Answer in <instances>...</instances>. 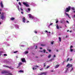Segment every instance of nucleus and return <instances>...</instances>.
<instances>
[{
    "label": "nucleus",
    "instance_id": "f257e3e1",
    "mask_svg": "<svg viewBox=\"0 0 75 75\" xmlns=\"http://www.w3.org/2000/svg\"><path fill=\"white\" fill-rule=\"evenodd\" d=\"M53 65L54 66H55V68H58V67H59L60 66L59 64H58V63L57 62H54L53 63Z\"/></svg>",
    "mask_w": 75,
    "mask_h": 75
},
{
    "label": "nucleus",
    "instance_id": "f03ea898",
    "mask_svg": "<svg viewBox=\"0 0 75 75\" xmlns=\"http://www.w3.org/2000/svg\"><path fill=\"white\" fill-rule=\"evenodd\" d=\"M71 10V6H69L68 8H67L65 10V11L66 13H68L69 12V11Z\"/></svg>",
    "mask_w": 75,
    "mask_h": 75
},
{
    "label": "nucleus",
    "instance_id": "7ed1b4c3",
    "mask_svg": "<svg viewBox=\"0 0 75 75\" xmlns=\"http://www.w3.org/2000/svg\"><path fill=\"white\" fill-rule=\"evenodd\" d=\"M0 18L2 20H3L5 18V16H4V13L2 12L1 13V15H0Z\"/></svg>",
    "mask_w": 75,
    "mask_h": 75
},
{
    "label": "nucleus",
    "instance_id": "20e7f679",
    "mask_svg": "<svg viewBox=\"0 0 75 75\" xmlns=\"http://www.w3.org/2000/svg\"><path fill=\"white\" fill-rule=\"evenodd\" d=\"M23 4L26 7H29V5L27 4V2H23Z\"/></svg>",
    "mask_w": 75,
    "mask_h": 75
},
{
    "label": "nucleus",
    "instance_id": "39448f33",
    "mask_svg": "<svg viewBox=\"0 0 75 75\" xmlns=\"http://www.w3.org/2000/svg\"><path fill=\"white\" fill-rule=\"evenodd\" d=\"M1 74H8V72L7 71H3L1 72Z\"/></svg>",
    "mask_w": 75,
    "mask_h": 75
},
{
    "label": "nucleus",
    "instance_id": "423d86ee",
    "mask_svg": "<svg viewBox=\"0 0 75 75\" xmlns=\"http://www.w3.org/2000/svg\"><path fill=\"white\" fill-rule=\"evenodd\" d=\"M72 67V64H70L69 63H68L66 66V67H68V69L71 68V67Z\"/></svg>",
    "mask_w": 75,
    "mask_h": 75
},
{
    "label": "nucleus",
    "instance_id": "0eeeda50",
    "mask_svg": "<svg viewBox=\"0 0 75 75\" xmlns=\"http://www.w3.org/2000/svg\"><path fill=\"white\" fill-rule=\"evenodd\" d=\"M39 67V66H35L34 67H33L32 69L33 70H36L37 69V68Z\"/></svg>",
    "mask_w": 75,
    "mask_h": 75
},
{
    "label": "nucleus",
    "instance_id": "6e6552de",
    "mask_svg": "<svg viewBox=\"0 0 75 75\" xmlns=\"http://www.w3.org/2000/svg\"><path fill=\"white\" fill-rule=\"evenodd\" d=\"M46 75V72H42L40 73L39 74V75Z\"/></svg>",
    "mask_w": 75,
    "mask_h": 75
},
{
    "label": "nucleus",
    "instance_id": "1a4fd4ad",
    "mask_svg": "<svg viewBox=\"0 0 75 75\" xmlns=\"http://www.w3.org/2000/svg\"><path fill=\"white\" fill-rule=\"evenodd\" d=\"M29 18H34V16H33L30 14H29Z\"/></svg>",
    "mask_w": 75,
    "mask_h": 75
},
{
    "label": "nucleus",
    "instance_id": "9d476101",
    "mask_svg": "<svg viewBox=\"0 0 75 75\" xmlns=\"http://www.w3.org/2000/svg\"><path fill=\"white\" fill-rule=\"evenodd\" d=\"M21 61L22 62H26V61L24 58H22Z\"/></svg>",
    "mask_w": 75,
    "mask_h": 75
},
{
    "label": "nucleus",
    "instance_id": "9b49d317",
    "mask_svg": "<svg viewBox=\"0 0 75 75\" xmlns=\"http://www.w3.org/2000/svg\"><path fill=\"white\" fill-rule=\"evenodd\" d=\"M0 4L1 5V7L2 8H3V7H4V6H3V2L2 1H1V3Z\"/></svg>",
    "mask_w": 75,
    "mask_h": 75
},
{
    "label": "nucleus",
    "instance_id": "f8f14e48",
    "mask_svg": "<svg viewBox=\"0 0 75 75\" xmlns=\"http://www.w3.org/2000/svg\"><path fill=\"white\" fill-rule=\"evenodd\" d=\"M22 64L23 63L22 62H20L18 64V66L17 67V68H18L19 67H20V65H22Z\"/></svg>",
    "mask_w": 75,
    "mask_h": 75
},
{
    "label": "nucleus",
    "instance_id": "ddd939ff",
    "mask_svg": "<svg viewBox=\"0 0 75 75\" xmlns=\"http://www.w3.org/2000/svg\"><path fill=\"white\" fill-rule=\"evenodd\" d=\"M65 14H66V16H68V17H69V18H71V17L69 16V15L68 13H67L66 12H65Z\"/></svg>",
    "mask_w": 75,
    "mask_h": 75
},
{
    "label": "nucleus",
    "instance_id": "4468645a",
    "mask_svg": "<svg viewBox=\"0 0 75 75\" xmlns=\"http://www.w3.org/2000/svg\"><path fill=\"white\" fill-rule=\"evenodd\" d=\"M3 67H6V68H9L11 69V67H9L8 66H6V65H3Z\"/></svg>",
    "mask_w": 75,
    "mask_h": 75
},
{
    "label": "nucleus",
    "instance_id": "2eb2a0df",
    "mask_svg": "<svg viewBox=\"0 0 75 75\" xmlns=\"http://www.w3.org/2000/svg\"><path fill=\"white\" fill-rule=\"evenodd\" d=\"M22 20H23V23H25V17H23V18L22 19Z\"/></svg>",
    "mask_w": 75,
    "mask_h": 75
},
{
    "label": "nucleus",
    "instance_id": "dca6fc26",
    "mask_svg": "<svg viewBox=\"0 0 75 75\" xmlns=\"http://www.w3.org/2000/svg\"><path fill=\"white\" fill-rule=\"evenodd\" d=\"M4 62H5L6 63H7V64H9V62L7 60H5Z\"/></svg>",
    "mask_w": 75,
    "mask_h": 75
},
{
    "label": "nucleus",
    "instance_id": "f3484780",
    "mask_svg": "<svg viewBox=\"0 0 75 75\" xmlns=\"http://www.w3.org/2000/svg\"><path fill=\"white\" fill-rule=\"evenodd\" d=\"M6 75H13L11 73H9V72L8 73V74H6Z\"/></svg>",
    "mask_w": 75,
    "mask_h": 75
},
{
    "label": "nucleus",
    "instance_id": "a211bd4d",
    "mask_svg": "<svg viewBox=\"0 0 75 75\" xmlns=\"http://www.w3.org/2000/svg\"><path fill=\"white\" fill-rule=\"evenodd\" d=\"M51 54H49L48 56V58H51Z\"/></svg>",
    "mask_w": 75,
    "mask_h": 75
},
{
    "label": "nucleus",
    "instance_id": "6ab92c4d",
    "mask_svg": "<svg viewBox=\"0 0 75 75\" xmlns=\"http://www.w3.org/2000/svg\"><path fill=\"white\" fill-rule=\"evenodd\" d=\"M68 68L67 69H66V70L65 71V72L66 73H67V71H68Z\"/></svg>",
    "mask_w": 75,
    "mask_h": 75
},
{
    "label": "nucleus",
    "instance_id": "aec40b11",
    "mask_svg": "<svg viewBox=\"0 0 75 75\" xmlns=\"http://www.w3.org/2000/svg\"><path fill=\"white\" fill-rule=\"evenodd\" d=\"M56 27L57 28V29L58 30V29H59V26H58V25H57L56 26Z\"/></svg>",
    "mask_w": 75,
    "mask_h": 75
},
{
    "label": "nucleus",
    "instance_id": "412c9836",
    "mask_svg": "<svg viewBox=\"0 0 75 75\" xmlns=\"http://www.w3.org/2000/svg\"><path fill=\"white\" fill-rule=\"evenodd\" d=\"M18 72H24V71L21 70L19 71Z\"/></svg>",
    "mask_w": 75,
    "mask_h": 75
},
{
    "label": "nucleus",
    "instance_id": "4be33fe9",
    "mask_svg": "<svg viewBox=\"0 0 75 75\" xmlns=\"http://www.w3.org/2000/svg\"><path fill=\"white\" fill-rule=\"evenodd\" d=\"M15 18H11V20H14Z\"/></svg>",
    "mask_w": 75,
    "mask_h": 75
},
{
    "label": "nucleus",
    "instance_id": "5701e85b",
    "mask_svg": "<svg viewBox=\"0 0 75 75\" xmlns=\"http://www.w3.org/2000/svg\"><path fill=\"white\" fill-rule=\"evenodd\" d=\"M59 41L60 42H61V38L60 37L59 38Z\"/></svg>",
    "mask_w": 75,
    "mask_h": 75
},
{
    "label": "nucleus",
    "instance_id": "b1692460",
    "mask_svg": "<svg viewBox=\"0 0 75 75\" xmlns=\"http://www.w3.org/2000/svg\"><path fill=\"white\" fill-rule=\"evenodd\" d=\"M41 46H42L43 47H44V46H45V44H41Z\"/></svg>",
    "mask_w": 75,
    "mask_h": 75
},
{
    "label": "nucleus",
    "instance_id": "393cba45",
    "mask_svg": "<svg viewBox=\"0 0 75 75\" xmlns=\"http://www.w3.org/2000/svg\"><path fill=\"white\" fill-rule=\"evenodd\" d=\"M56 23H58V20H57V19H56Z\"/></svg>",
    "mask_w": 75,
    "mask_h": 75
},
{
    "label": "nucleus",
    "instance_id": "a878e982",
    "mask_svg": "<svg viewBox=\"0 0 75 75\" xmlns=\"http://www.w3.org/2000/svg\"><path fill=\"white\" fill-rule=\"evenodd\" d=\"M73 69H74V68H73V67H72L71 69V70H70V72H71V71H73Z\"/></svg>",
    "mask_w": 75,
    "mask_h": 75
},
{
    "label": "nucleus",
    "instance_id": "bb28decb",
    "mask_svg": "<svg viewBox=\"0 0 75 75\" xmlns=\"http://www.w3.org/2000/svg\"><path fill=\"white\" fill-rule=\"evenodd\" d=\"M28 51H25V54H28Z\"/></svg>",
    "mask_w": 75,
    "mask_h": 75
},
{
    "label": "nucleus",
    "instance_id": "cd10ccee",
    "mask_svg": "<svg viewBox=\"0 0 75 75\" xmlns=\"http://www.w3.org/2000/svg\"><path fill=\"white\" fill-rule=\"evenodd\" d=\"M46 64V63H45L43 64L44 67H45V66H46V64Z\"/></svg>",
    "mask_w": 75,
    "mask_h": 75
},
{
    "label": "nucleus",
    "instance_id": "c85d7f7f",
    "mask_svg": "<svg viewBox=\"0 0 75 75\" xmlns=\"http://www.w3.org/2000/svg\"><path fill=\"white\" fill-rule=\"evenodd\" d=\"M70 51H71V52H72L73 51V49H70Z\"/></svg>",
    "mask_w": 75,
    "mask_h": 75
},
{
    "label": "nucleus",
    "instance_id": "c756f323",
    "mask_svg": "<svg viewBox=\"0 0 75 75\" xmlns=\"http://www.w3.org/2000/svg\"><path fill=\"white\" fill-rule=\"evenodd\" d=\"M47 51H49V52H51V50H48V49H47Z\"/></svg>",
    "mask_w": 75,
    "mask_h": 75
},
{
    "label": "nucleus",
    "instance_id": "7c9ffc66",
    "mask_svg": "<svg viewBox=\"0 0 75 75\" xmlns=\"http://www.w3.org/2000/svg\"><path fill=\"white\" fill-rule=\"evenodd\" d=\"M43 51L44 52V53H45V51H46V50H45V49H43Z\"/></svg>",
    "mask_w": 75,
    "mask_h": 75
},
{
    "label": "nucleus",
    "instance_id": "2f4dec72",
    "mask_svg": "<svg viewBox=\"0 0 75 75\" xmlns=\"http://www.w3.org/2000/svg\"><path fill=\"white\" fill-rule=\"evenodd\" d=\"M71 9H72V10H75L74 8L73 7H72V8H71Z\"/></svg>",
    "mask_w": 75,
    "mask_h": 75
},
{
    "label": "nucleus",
    "instance_id": "473e14b6",
    "mask_svg": "<svg viewBox=\"0 0 75 75\" xmlns=\"http://www.w3.org/2000/svg\"><path fill=\"white\" fill-rule=\"evenodd\" d=\"M73 47L72 46V45L70 46V49H71Z\"/></svg>",
    "mask_w": 75,
    "mask_h": 75
},
{
    "label": "nucleus",
    "instance_id": "72a5a7b5",
    "mask_svg": "<svg viewBox=\"0 0 75 75\" xmlns=\"http://www.w3.org/2000/svg\"><path fill=\"white\" fill-rule=\"evenodd\" d=\"M69 58L67 59V62H68V61H69Z\"/></svg>",
    "mask_w": 75,
    "mask_h": 75
},
{
    "label": "nucleus",
    "instance_id": "f704fd0d",
    "mask_svg": "<svg viewBox=\"0 0 75 75\" xmlns=\"http://www.w3.org/2000/svg\"><path fill=\"white\" fill-rule=\"evenodd\" d=\"M17 52H18V51H16L15 52H13V53H16Z\"/></svg>",
    "mask_w": 75,
    "mask_h": 75
},
{
    "label": "nucleus",
    "instance_id": "c9c22d12",
    "mask_svg": "<svg viewBox=\"0 0 75 75\" xmlns=\"http://www.w3.org/2000/svg\"><path fill=\"white\" fill-rule=\"evenodd\" d=\"M34 32L36 34H37V31L35 30L34 31Z\"/></svg>",
    "mask_w": 75,
    "mask_h": 75
},
{
    "label": "nucleus",
    "instance_id": "e433bc0d",
    "mask_svg": "<svg viewBox=\"0 0 75 75\" xmlns=\"http://www.w3.org/2000/svg\"><path fill=\"white\" fill-rule=\"evenodd\" d=\"M28 11H30V10H31L30 9V8H28Z\"/></svg>",
    "mask_w": 75,
    "mask_h": 75
},
{
    "label": "nucleus",
    "instance_id": "4c0bfd02",
    "mask_svg": "<svg viewBox=\"0 0 75 75\" xmlns=\"http://www.w3.org/2000/svg\"><path fill=\"white\" fill-rule=\"evenodd\" d=\"M18 4L20 5V6H21V3H20V2H19Z\"/></svg>",
    "mask_w": 75,
    "mask_h": 75
},
{
    "label": "nucleus",
    "instance_id": "58836bf2",
    "mask_svg": "<svg viewBox=\"0 0 75 75\" xmlns=\"http://www.w3.org/2000/svg\"><path fill=\"white\" fill-rule=\"evenodd\" d=\"M4 56H7V54H4Z\"/></svg>",
    "mask_w": 75,
    "mask_h": 75
},
{
    "label": "nucleus",
    "instance_id": "ea45409f",
    "mask_svg": "<svg viewBox=\"0 0 75 75\" xmlns=\"http://www.w3.org/2000/svg\"><path fill=\"white\" fill-rule=\"evenodd\" d=\"M1 53H3V52L2 51H1L0 52V53L1 54Z\"/></svg>",
    "mask_w": 75,
    "mask_h": 75
},
{
    "label": "nucleus",
    "instance_id": "a19ab883",
    "mask_svg": "<svg viewBox=\"0 0 75 75\" xmlns=\"http://www.w3.org/2000/svg\"><path fill=\"white\" fill-rule=\"evenodd\" d=\"M51 44H54V42H51Z\"/></svg>",
    "mask_w": 75,
    "mask_h": 75
},
{
    "label": "nucleus",
    "instance_id": "79ce46f5",
    "mask_svg": "<svg viewBox=\"0 0 75 75\" xmlns=\"http://www.w3.org/2000/svg\"><path fill=\"white\" fill-rule=\"evenodd\" d=\"M37 46H36L35 47V49H37Z\"/></svg>",
    "mask_w": 75,
    "mask_h": 75
},
{
    "label": "nucleus",
    "instance_id": "37998d69",
    "mask_svg": "<svg viewBox=\"0 0 75 75\" xmlns=\"http://www.w3.org/2000/svg\"><path fill=\"white\" fill-rule=\"evenodd\" d=\"M18 10L19 11H20V9H19V7H18Z\"/></svg>",
    "mask_w": 75,
    "mask_h": 75
},
{
    "label": "nucleus",
    "instance_id": "c03bdc74",
    "mask_svg": "<svg viewBox=\"0 0 75 75\" xmlns=\"http://www.w3.org/2000/svg\"><path fill=\"white\" fill-rule=\"evenodd\" d=\"M20 10H21V11H23V9L21 8H20Z\"/></svg>",
    "mask_w": 75,
    "mask_h": 75
},
{
    "label": "nucleus",
    "instance_id": "a18cd8bd",
    "mask_svg": "<svg viewBox=\"0 0 75 75\" xmlns=\"http://www.w3.org/2000/svg\"><path fill=\"white\" fill-rule=\"evenodd\" d=\"M66 23H69V22L68 21H66Z\"/></svg>",
    "mask_w": 75,
    "mask_h": 75
},
{
    "label": "nucleus",
    "instance_id": "49530a36",
    "mask_svg": "<svg viewBox=\"0 0 75 75\" xmlns=\"http://www.w3.org/2000/svg\"><path fill=\"white\" fill-rule=\"evenodd\" d=\"M42 69H43L42 68H41V69H40V71H41V70H42Z\"/></svg>",
    "mask_w": 75,
    "mask_h": 75
},
{
    "label": "nucleus",
    "instance_id": "de8ad7c7",
    "mask_svg": "<svg viewBox=\"0 0 75 75\" xmlns=\"http://www.w3.org/2000/svg\"><path fill=\"white\" fill-rule=\"evenodd\" d=\"M56 56H55V55H54V56H53V57H56Z\"/></svg>",
    "mask_w": 75,
    "mask_h": 75
},
{
    "label": "nucleus",
    "instance_id": "09e8293b",
    "mask_svg": "<svg viewBox=\"0 0 75 75\" xmlns=\"http://www.w3.org/2000/svg\"><path fill=\"white\" fill-rule=\"evenodd\" d=\"M45 31L46 33H48V31L47 30H45Z\"/></svg>",
    "mask_w": 75,
    "mask_h": 75
},
{
    "label": "nucleus",
    "instance_id": "8fccbe9b",
    "mask_svg": "<svg viewBox=\"0 0 75 75\" xmlns=\"http://www.w3.org/2000/svg\"><path fill=\"white\" fill-rule=\"evenodd\" d=\"M52 24H53V23H51V24H50V25H52Z\"/></svg>",
    "mask_w": 75,
    "mask_h": 75
},
{
    "label": "nucleus",
    "instance_id": "3c124183",
    "mask_svg": "<svg viewBox=\"0 0 75 75\" xmlns=\"http://www.w3.org/2000/svg\"><path fill=\"white\" fill-rule=\"evenodd\" d=\"M72 61V59H70V60H69L70 61Z\"/></svg>",
    "mask_w": 75,
    "mask_h": 75
},
{
    "label": "nucleus",
    "instance_id": "603ef678",
    "mask_svg": "<svg viewBox=\"0 0 75 75\" xmlns=\"http://www.w3.org/2000/svg\"><path fill=\"white\" fill-rule=\"evenodd\" d=\"M21 14H23V12L22 11V12H21Z\"/></svg>",
    "mask_w": 75,
    "mask_h": 75
},
{
    "label": "nucleus",
    "instance_id": "864d4df0",
    "mask_svg": "<svg viewBox=\"0 0 75 75\" xmlns=\"http://www.w3.org/2000/svg\"><path fill=\"white\" fill-rule=\"evenodd\" d=\"M40 50H41V49H42V47H40Z\"/></svg>",
    "mask_w": 75,
    "mask_h": 75
},
{
    "label": "nucleus",
    "instance_id": "5fc2aeb1",
    "mask_svg": "<svg viewBox=\"0 0 75 75\" xmlns=\"http://www.w3.org/2000/svg\"><path fill=\"white\" fill-rule=\"evenodd\" d=\"M50 67V66H47V68H48Z\"/></svg>",
    "mask_w": 75,
    "mask_h": 75
},
{
    "label": "nucleus",
    "instance_id": "6e6d98bb",
    "mask_svg": "<svg viewBox=\"0 0 75 75\" xmlns=\"http://www.w3.org/2000/svg\"><path fill=\"white\" fill-rule=\"evenodd\" d=\"M40 52H42L43 51H40Z\"/></svg>",
    "mask_w": 75,
    "mask_h": 75
},
{
    "label": "nucleus",
    "instance_id": "4d7b16f0",
    "mask_svg": "<svg viewBox=\"0 0 75 75\" xmlns=\"http://www.w3.org/2000/svg\"><path fill=\"white\" fill-rule=\"evenodd\" d=\"M35 58H38V57H37V56H36V57H35Z\"/></svg>",
    "mask_w": 75,
    "mask_h": 75
},
{
    "label": "nucleus",
    "instance_id": "13d9d810",
    "mask_svg": "<svg viewBox=\"0 0 75 75\" xmlns=\"http://www.w3.org/2000/svg\"><path fill=\"white\" fill-rule=\"evenodd\" d=\"M52 60H53V59H50V61H52Z\"/></svg>",
    "mask_w": 75,
    "mask_h": 75
},
{
    "label": "nucleus",
    "instance_id": "bf43d9fd",
    "mask_svg": "<svg viewBox=\"0 0 75 75\" xmlns=\"http://www.w3.org/2000/svg\"><path fill=\"white\" fill-rule=\"evenodd\" d=\"M51 72H54V71L53 70H52L51 71Z\"/></svg>",
    "mask_w": 75,
    "mask_h": 75
},
{
    "label": "nucleus",
    "instance_id": "052dcab7",
    "mask_svg": "<svg viewBox=\"0 0 75 75\" xmlns=\"http://www.w3.org/2000/svg\"><path fill=\"white\" fill-rule=\"evenodd\" d=\"M67 37H68V36H67V35H66V38H67Z\"/></svg>",
    "mask_w": 75,
    "mask_h": 75
},
{
    "label": "nucleus",
    "instance_id": "680f3d73",
    "mask_svg": "<svg viewBox=\"0 0 75 75\" xmlns=\"http://www.w3.org/2000/svg\"><path fill=\"white\" fill-rule=\"evenodd\" d=\"M69 31V30H67V32H68Z\"/></svg>",
    "mask_w": 75,
    "mask_h": 75
},
{
    "label": "nucleus",
    "instance_id": "e2e57ef3",
    "mask_svg": "<svg viewBox=\"0 0 75 75\" xmlns=\"http://www.w3.org/2000/svg\"><path fill=\"white\" fill-rule=\"evenodd\" d=\"M26 23H29V21H27V22H26Z\"/></svg>",
    "mask_w": 75,
    "mask_h": 75
},
{
    "label": "nucleus",
    "instance_id": "0e129e2a",
    "mask_svg": "<svg viewBox=\"0 0 75 75\" xmlns=\"http://www.w3.org/2000/svg\"><path fill=\"white\" fill-rule=\"evenodd\" d=\"M42 56H43V55H41V57H42Z\"/></svg>",
    "mask_w": 75,
    "mask_h": 75
},
{
    "label": "nucleus",
    "instance_id": "69168bd1",
    "mask_svg": "<svg viewBox=\"0 0 75 75\" xmlns=\"http://www.w3.org/2000/svg\"><path fill=\"white\" fill-rule=\"evenodd\" d=\"M70 33H71L72 32V31L71 30L70 31Z\"/></svg>",
    "mask_w": 75,
    "mask_h": 75
},
{
    "label": "nucleus",
    "instance_id": "338daca9",
    "mask_svg": "<svg viewBox=\"0 0 75 75\" xmlns=\"http://www.w3.org/2000/svg\"><path fill=\"white\" fill-rule=\"evenodd\" d=\"M56 51H57V52H58V50H56Z\"/></svg>",
    "mask_w": 75,
    "mask_h": 75
},
{
    "label": "nucleus",
    "instance_id": "774afa93",
    "mask_svg": "<svg viewBox=\"0 0 75 75\" xmlns=\"http://www.w3.org/2000/svg\"><path fill=\"white\" fill-rule=\"evenodd\" d=\"M16 58H18V56H16Z\"/></svg>",
    "mask_w": 75,
    "mask_h": 75
}]
</instances>
